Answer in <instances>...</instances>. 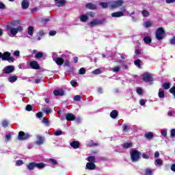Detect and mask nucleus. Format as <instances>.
<instances>
[{
    "mask_svg": "<svg viewBox=\"0 0 175 175\" xmlns=\"http://www.w3.org/2000/svg\"><path fill=\"white\" fill-rule=\"evenodd\" d=\"M123 147L124 148H129L131 147H132V144L131 143H125L124 145H123Z\"/></svg>",
    "mask_w": 175,
    "mask_h": 175,
    "instance_id": "49530a36",
    "label": "nucleus"
},
{
    "mask_svg": "<svg viewBox=\"0 0 175 175\" xmlns=\"http://www.w3.org/2000/svg\"><path fill=\"white\" fill-rule=\"evenodd\" d=\"M159 98H165V92L163 91V89H159Z\"/></svg>",
    "mask_w": 175,
    "mask_h": 175,
    "instance_id": "2f4dec72",
    "label": "nucleus"
},
{
    "mask_svg": "<svg viewBox=\"0 0 175 175\" xmlns=\"http://www.w3.org/2000/svg\"><path fill=\"white\" fill-rule=\"evenodd\" d=\"M36 57H37V58H42V57H43V53H36Z\"/></svg>",
    "mask_w": 175,
    "mask_h": 175,
    "instance_id": "5fc2aeb1",
    "label": "nucleus"
},
{
    "mask_svg": "<svg viewBox=\"0 0 175 175\" xmlns=\"http://www.w3.org/2000/svg\"><path fill=\"white\" fill-rule=\"evenodd\" d=\"M55 2V5L58 8L65 6L66 5V0H54Z\"/></svg>",
    "mask_w": 175,
    "mask_h": 175,
    "instance_id": "f8f14e48",
    "label": "nucleus"
},
{
    "mask_svg": "<svg viewBox=\"0 0 175 175\" xmlns=\"http://www.w3.org/2000/svg\"><path fill=\"white\" fill-rule=\"evenodd\" d=\"M80 20L82 23H85V21L88 20V15H86V14L81 15L80 17Z\"/></svg>",
    "mask_w": 175,
    "mask_h": 175,
    "instance_id": "cd10ccee",
    "label": "nucleus"
},
{
    "mask_svg": "<svg viewBox=\"0 0 175 175\" xmlns=\"http://www.w3.org/2000/svg\"><path fill=\"white\" fill-rule=\"evenodd\" d=\"M124 3V2L122 0H116L111 1L109 2V8H111V9H117V8L122 6Z\"/></svg>",
    "mask_w": 175,
    "mask_h": 175,
    "instance_id": "423d86ee",
    "label": "nucleus"
},
{
    "mask_svg": "<svg viewBox=\"0 0 175 175\" xmlns=\"http://www.w3.org/2000/svg\"><path fill=\"white\" fill-rule=\"evenodd\" d=\"M139 105L141 106H144V105H146V100L144 99H142L139 100Z\"/></svg>",
    "mask_w": 175,
    "mask_h": 175,
    "instance_id": "864d4df0",
    "label": "nucleus"
},
{
    "mask_svg": "<svg viewBox=\"0 0 175 175\" xmlns=\"http://www.w3.org/2000/svg\"><path fill=\"white\" fill-rule=\"evenodd\" d=\"M42 122H43L44 124H46V125H49V119L44 118V119L42 120Z\"/></svg>",
    "mask_w": 175,
    "mask_h": 175,
    "instance_id": "e2e57ef3",
    "label": "nucleus"
},
{
    "mask_svg": "<svg viewBox=\"0 0 175 175\" xmlns=\"http://www.w3.org/2000/svg\"><path fill=\"white\" fill-rule=\"evenodd\" d=\"M36 167H38V169H44V167H46V164L44 163H36Z\"/></svg>",
    "mask_w": 175,
    "mask_h": 175,
    "instance_id": "5701e85b",
    "label": "nucleus"
},
{
    "mask_svg": "<svg viewBox=\"0 0 175 175\" xmlns=\"http://www.w3.org/2000/svg\"><path fill=\"white\" fill-rule=\"evenodd\" d=\"M70 146L72 147V148H79L80 144L77 141H74L70 143Z\"/></svg>",
    "mask_w": 175,
    "mask_h": 175,
    "instance_id": "412c9836",
    "label": "nucleus"
},
{
    "mask_svg": "<svg viewBox=\"0 0 175 175\" xmlns=\"http://www.w3.org/2000/svg\"><path fill=\"white\" fill-rule=\"evenodd\" d=\"M135 54H136L137 55H139V54H141L142 50H141V49H135Z\"/></svg>",
    "mask_w": 175,
    "mask_h": 175,
    "instance_id": "13d9d810",
    "label": "nucleus"
},
{
    "mask_svg": "<svg viewBox=\"0 0 175 175\" xmlns=\"http://www.w3.org/2000/svg\"><path fill=\"white\" fill-rule=\"evenodd\" d=\"M54 95L56 96H62L64 95V92L62 90H55L53 92Z\"/></svg>",
    "mask_w": 175,
    "mask_h": 175,
    "instance_id": "f3484780",
    "label": "nucleus"
},
{
    "mask_svg": "<svg viewBox=\"0 0 175 175\" xmlns=\"http://www.w3.org/2000/svg\"><path fill=\"white\" fill-rule=\"evenodd\" d=\"M76 117L75 116V114L72 113H67L66 115V119L67 121H75V119Z\"/></svg>",
    "mask_w": 175,
    "mask_h": 175,
    "instance_id": "4468645a",
    "label": "nucleus"
},
{
    "mask_svg": "<svg viewBox=\"0 0 175 175\" xmlns=\"http://www.w3.org/2000/svg\"><path fill=\"white\" fill-rule=\"evenodd\" d=\"M130 154L133 162H137L140 159V155H142V153L136 150H133Z\"/></svg>",
    "mask_w": 175,
    "mask_h": 175,
    "instance_id": "39448f33",
    "label": "nucleus"
},
{
    "mask_svg": "<svg viewBox=\"0 0 175 175\" xmlns=\"http://www.w3.org/2000/svg\"><path fill=\"white\" fill-rule=\"evenodd\" d=\"M0 58L2 61H8V62H14V57H12V54L9 52H0Z\"/></svg>",
    "mask_w": 175,
    "mask_h": 175,
    "instance_id": "f03ea898",
    "label": "nucleus"
},
{
    "mask_svg": "<svg viewBox=\"0 0 175 175\" xmlns=\"http://www.w3.org/2000/svg\"><path fill=\"white\" fill-rule=\"evenodd\" d=\"M152 22L151 21H146L144 23V27L146 28H150V27H152Z\"/></svg>",
    "mask_w": 175,
    "mask_h": 175,
    "instance_id": "473e14b6",
    "label": "nucleus"
},
{
    "mask_svg": "<svg viewBox=\"0 0 175 175\" xmlns=\"http://www.w3.org/2000/svg\"><path fill=\"white\" fill-rule=\"evenodd\" d=\"M136 91L138 95H143V89L139 88H137Z\"/></svg>",
    "mask_w": 175,
    "mask_h": 175,
    "instance_id": "c03bdc74",
    "label": "nucleus"
},
{
    "mask_svg": "<svg viewBox=\"0 0 175 175\" xmlns=\"http://www.w3.org/2000/svg\"><path fill=\"white\" fill-rule=\"evenodd\" d=\"M31 137V135L28 133H25L23 131H20L18 133V140H27V139H29Z\"/></svg>",
    "mask_w": 175,
    "mask_h": 175,
    "instance_id": "6e6552de",
    "label": "nucleus"
},
{
    "mask_svg": "<svg viewBox=\"0 0 175 175\" xmlns=\"http://www.w3.org/2000/svg\"><path fill=\"white\" fill-rule=\"evenodd\" d=\"M154 165H155L156 166H159V167H161V166H162V165H163V161H162L161 159H157L155 160V163H154Z\"/></svg>",
    "mask_w": 175,
    "mask_h": 175,
    "instance_id": "4be33fe9",
    "label": "nucleus"
},
{
    "mask_svg": "<svg viewBox=\"0 0 175 175\" xmlns=\"http://www.w3.org/2000/svg\"><path fill=\"white\" fill-rule=\"evenodd\" d=\"M124 13L122 12H116L111 14V17H122Z\"/></svg>",
    "mask_w": 175,
    "mask_h": 175,
    "instance_id": "a211bd4d",
    "label": "nucleus"
},
{
    "mask_svg": "<svg viewBox=\"0 0 175 175\" xmlns=\"http://www.w3.org/2000/svg\"><path fill=\"white\" fill-rule=\"evenodd\" d=\"M152 137H153V135H152V133L151 132L145 133V137L146 139H148L149 140H151V139H152Z\"/></svg>",
    "mask_w": 175,
    "mask_h": 175,
    "instance_id": "c756f323",
    "label": "nucleus"
},
{
    "mask_svg": "<svg viewBox=\"0 0 175 175\" xmlns=\"http://www.w3.org/2000/svg\"><path fill=\"white\" fill-rule=\"evenodd\" d=\"M146 175H152V170L148 168L146 170Z\"/></svg>",
    "mask_w": 175,
    "mask_h": 175,
    "instance_id": "ea45409f",
    "label": "nucleus"
},
{
    "mask_svg": "<svg viewBox=\"0 0 175 175\" xmlns=\"http://www.w3.org/2000/svg\"><path fill=\"white\" fill-rule=\"evenodd\" d=\"M33 27L32 26H30L29 27L28 29H27V33H28V35H29L30 36H33Z\"/></svg>",
    "mask_w": 175,
    "mask_h": 175,
    "instance_id": "c85d7f7f",
    "label": "nucleus"
},
{
    "mask_svg": "<svg viewBox=\"0 0 175 175\" xmlns=\"http://www.w3.org/2000/svg\"><path fill=\"white\" fill-rule=\"evenodd\" d=\"M165 30L162 27H159L156 31V38L157 40H162L165 36Z\"/></svg>",
    "mask_w": 175,
    "mask_h": 175,
    "instance_id": "20e7f679",
    "label": "nucleus"
},
{
    "mask_svg": "<svg viewBox=\"0 0 175 175\" xmlns=\"http://www.w3.org/2000/svg\"><path fill=\"white\" fill-rule=\"evenodd\" d=\"M171 44H175V37H174L172 39L170 40Z\"/></svg>",
    "mask_w": 175,
    "mask_h": 175,
    "instance_id": "338daca9",
    "label": "nucleus"
},
{
    "mask_svg": "<svg viewBox=\"0 0 175 175\" xmlns=\"http://www.w3.org/2000/svg\"><path fill=\"white\" fill-rule=\"evenodd\" d=\"M110 116L111 118H117L118 116V112L116 110H113L111 112Z\"/></svg>",
    "mask_w": 175,
    "mask_h": 175,
    "instance_id": "b1692460",
    "label": "nucleus"
},
{
    "mask_svg": "<svg viewBox=\"0 0 175 175\" xmlns=\"http://www.w3.org/2000/svg\"><path fill=\"white\" fill-rule=\"evenodd\" d=\"M106 24V19H93L88 23L89 27H96V25H102Z\"/></svg>",
    "mask_w": 175,
    "mask_h": 175,
    "instance_id": "7ed1b4c3",
    "label": "nucleus"
},
{
    "mask_svg": "<svg viewBox=\"0 0 175 175\" xmlns=\"http://www.w3.org/2000/svg\"><path fill=\"white\" fill-rule=\"evenodd\" d=\"M12 140V135L8 134L5 135V142H10Z\"/></svg>",
    "mask_w": 175,
    "mask_h": 175,
    "instance_id": "a18cd8bd",
    "label": "nucleus"
},
{
    "mask_svg": "<svg viewBox=\"0 0 175 175\" xmlns=\"http://www.w3.org/2000/svg\"><path fill=\"white\" fill-rule=\"evenodd\" d=\"M175 136V129H172L171 130V137H174Z\"/></svg>",
    "mask_w": 175,
    "mask_h": 175,
    "instance_id": "0e129e2a",
    "label": "nucleus"
},
{
    "mask_svg": "<svg viewBox=\"0 0 175 175\" xmlns=\"http://www.w3.org/2000/svg\"><path fill=\"white\" fill-rule=\"evenodd\" d=\"M27 167L29 170H33L36 167V163H30L27 165Z\"/></svg>",
    "mask_w": 175,
    "mask_h": 175,
    "instance_id": "6ab92c4d",
    "label": "nucleus"
},
{
    "mask_svg": "<svg viewBox=\"0 0 175 175\" xmlns=\"http://www.w3.org/2000/svg\"><path fill=\"white\" fill-rule=\"evenodd\" d=\"M70 84L71 85H72V87H76V84H77V82H76L75 81H71Z\"/></svg>",
    "mask_w": 175,
    "mask_h": 175,
    "instance_id": "69168bd1",
    "label": "nucleus"
},
{
    "mask_svg": "<svg viewBox=\"0 0 175 175\" xmlns=\"http://www.w3.org/2000/svg\"><path fill=\"white\" fill-rule=\"evenodd\" d=\"M86 167L89 170H95V167H96V165H95V163H88L86 164Z\"/></svg>",
    "mask_w": 175,
    "mask_h": 175,
    "instance_id": "dca6fc26",
    "label": "nucleus"
},
{
    "mask_svg": "<svg viewBox=\"0 0 175 175\" xmlns=\"http://www.w3.org/2000/svg\"><path fill=\"white\" fill-rule=\"evenodd\" d=\"M36 116L38 118H42V117H43V113H42V112H38Z\"/></svg>",
    "mask_w": 175,
    "mask_h": 175,
    "instance_id": "680f3d73",
    "label": "nucleus"
},
{
    "mask_svg": "<svg viewBox=\"0 0 175 175\" xmlns=\"http://www.w3.org/2000/svg\"><path fill=\"white\" fill-rule=\"evenodd\" d=\"M54 55H55V54H53V61H55V62L57 65H62V64H64V59H62L61 57H55Z\"/></svg>",
    "mask_w": 175,
    "mask_h": 175,
    "instance_id": "9b49d317",
    "label": "nucleus"
},
{
    "mask_svg": "<svg viewBox=\"0 0 175 175\" xmlns=\"http://www.w3.org/2000/svg\"><path fill=\"white\" fill-rule=\"evenodd\" d=\"M49 163H53V165H58V162H57V160L54 159H50Z\"/></svg>",
    "mask_w": 175,
    "mask_h": 175,
    "instance_id": "37998d69",
    "label": "nucleus"
},
{
    "mask_svg": "<svg viewBox=\"0 0 175 175\" xmlns=\"http://www.w3.org/2000/svg\"><path fill=\"white\" fill-rule=\"evenodd\" d=\"M13 72H14V66H7L3 70V73L5 75L13 73Z\"/></svg>",
    "mask_w": 175,
    "mask_h": 175,
    "instance_id": "1a4fd4ad",
    "label": "nucleus"
},
{
    "mask_svg": "<svg viewBox=\"0 0 175 175\" xmlns=\"http://www.w3.org/2000/svg\"><path fill=\"white\" fill-rule=\"evenodd\" d=\"M87 161H88L89 163H95L96 159L95 157L94 156H90L87 158Z\"/></svg>",
    "mask_w": 175,
    "mask_h": 175,
    "instance_id": "393cba45",
    "label": "nucleus"
},
{
    "mask_svg": "<svg viewBox=\"0 0 175 175\" xmlns=\"http://www.w3.org/2000/svg\"><path fill=\"white\" fill-rule=\"evenodd\" d=\"M42 111H44V113H46V114H49V113H51V109L50 108L44 107L42 109Z\"/></svg>",
    "mask_w": 175,
    "mask_h": 175,
    "instance_id": "58836bf2",
    "label": "nucleus"
},
{
    "mask_svg": "<svg viewBox=\"0 0 175 175\" xmlns=\"http://www.w3.org/2000/svg\"><path fill=\"white\" fill-rule=\"evenodd\" d=\"M55 136H61L62 135V131H57L54 133Z\"/></svg>",
    "mask_w": 175,
    "mask_h": 175,
    "instance_id": "09e8293b",
    "label": "nucleus"
},
{
    "mask_svg": "<svg viewBox=\"0 0 175 175\" xmlns=\"http://www.w3.org/2000/svg\"><path fill=\"white\" fill-rule=\"evenodd\" d=\"M2 124L3 126H8V125H9V122H8V120H3Z\"/></svg>",
    "mask_w": 175,
    "mask_h": 175,
    "instance_id": "6e6d98bb",
    "label": "nucleus"
},
{
    "mask_svg": "<svg viewBox=\"0 0 175 175\" xmlns=\"http://www.w3.org/2000/svg\"><path fill=\"white\" fill-rule=\"evenodd\" d=\"M43 143H44V137L40 135H38L36 144H38V146H40V144H43Z\"/></svg>",
    "mask_w": 175,
    "mask_h": 175,
    "instance_id": "2eb2a0df",
    "label": "nucleus"
},
{
    "mask_svg": "<svg viewBox=\"0 0 175 175\" xmlns=\"http://www.w3.org/2000/svg\"><path fill=\"white\" fill-rule=\"evenodd\" d=\"M13 23L8 24L6 26V29L8 34L11 36V38H13L14 36H16L18 32H23V27L18 26V27L13 28L12 27Z\"/></svg>",
    "mask_w": 175,
    "mask_h": 175,
    "instance_id": "f257e3e1",
    "label": "nucleus"
},
{
    "mask_svg": "<svg viewBox=\"0 0 175 175\" xmlns=\"http://www.w3.org/2000/svg\"><path fill=\"white\" fill-rule=\"evenodd\" d=\"M171 170H172V172H175V163L171 165Z\"/></svg>",
    "mask_w": 175,
    "mask_h": 175,
    "instance_id": "774afa93",
    "label": "nucleus"
},
{
    "mask_svg": "<svg viewBox=\"0 0 175 175\" xmlns=\"http://www.w3.org/2000/svg\"><path fill=\"white\" fill-rule=\"evenodd\" d=\"M111 70H112V72L117 73V72H120V70H121V66H116V67L111 68Z\"/></svg>",
    "mask_w": 175,
    "mask_h": 175,
    "instance_id": "72a5a7b5",
    "label": "nucleus"
},
{
    "mask_svg": "<svg viewBox=\"0 0 175 175\" xmlns=\"http://www.w3.org/2000/svg\"><path fill=\"white\" fill-rule=\"evenodd\" d=\"M21 165H24V161H23V160L16 161V166H21Z\"/></svg>",
    "mask_w": 175,
    "mask_h": 175,
    "instance_id": "79ce46f5",
    "label": "nucleus"
},
{
    "mask_svg": "<svg viewBox=\"0 0 175 175\" xmlns=\"http://www.w3.org/2000/svg\"><path fill=\"white\" fill-rule=\"evenodd\" d=\"M142 14L143 17H148V16H150V12L148 10H144L142 11Z\"/></svg>",
    "mask_w": 175,
    "mask_h": 175,
    "instance_id": "f704fd0d",
    "label": "nucleus"
},
{
    "mask_svg": "<svg viewBox=\"0 0 175 175\" xmlns=\"http://www.w3.org/2000/svg\"><path fill=\"white\" fill-rule=\"evenodd\" d=\"M170 92H171V94H172L175 98V86L172 88L170 90Z\"/></svg>",
    "mask_w": 175,
    "mask_h": 175,
    "instance_id": "3c124183",
    "label": "nucleus"
},
{
    "mask_svg": "<svg viewBox=\"0 0 175 175\" xmlns=\"http://www.w3.org/2000/svg\"><path fill=\"white\" fill-rule=\"evenodd\" d=\"M163 88H164V90H169V88H170V83H163Z\"/></svg>",
    "mask_w": 175,
    "mask_h": 175,
    "instance_id": "e433bc0d",
    "label": "nucleus"
},
{
    "mask_svg": "<svg viewBox=\"0 0 175 175\" xmlns=\"http://www.w3.org/2000/svg\"><path fill=\"white\" fill-rule=\"evenodd\" d=\"M74 100L79 102V100H81V96L80 95H76L73 98Z\"/></svg>",
    "mask_w": 175,
    "mask_h": 175,
    "instance_id": "4c0bfd02",
    "label": "nucleus"
},
{
    "mask_svg": "<svg viewBox=\"0 0 175 175\" xmlns=\"http://www.w3.org/2000/svg\"><path fill=\"white\" fill-rule=\"evenodd\" d=\"M88 16H90V17H95V12H90L87 14Z\"/></svg>",
    "mask_w": 175,
    "mask_h": 175,
    "instance_id": "603ef678",
    "label": "nucleus"
},
{
    "mask_svg": "<svg viewBox=\"0 0 175 175\" xmlns=\"http://www.w3.org/2000/svg\"><path fill=\"white\" fill-rule=\"evenodd\" d=\"M85 8H87V9H90L91 10H96V5L95 4H92V3L86 4Z\"/></svg>",
    "mask_w": 175,
    "mask_h": 175,
    "instance_id": "aec40b11",
    "label": "nucleus"
},
{
    "mask_svg": "<svg viewBox=\"0 0 175 175\" xmlns=\"http://www.w3.org/2000/svg\"><path fill=\"white\" fill-rule=\"evenodd\" d=\"M56 33H57V31H49V35L51 36H54L55 35H56Z\"/></svg>",
    "mask_w": 175,
    "mask_h": 175,
    "instance_id": "bf43d9fd",
    "label": "nucleus"
},
{
    "mask_svg": "<svg viewBox=\"0 0 175 175\" xmlns=\"http://www.w3.org/2000/svg\"><path fill=\"white\" fill-rule=\"evenodd\" d=\"M79 75H85V68H80Z\"/></svg>",
    "mask_w": 175,
    "mask_h": 175,
    "instance_id": "de8ad7c7",
    "label": "nucleus"
},
{
    "mask_svg": "<svg viewBox=\"0 0 175 175\" xmlns=\"http://www.w3.org/2000/svg\"><path fill=\"white\" fill-rule=\"evenodd\" d=\"M100 6H101L103 9H106L110 6V2L108 3H105V2H101L100 3Z\"/></svg>",
    "mask_w": 175,
    "mask_h": 175,
    "instance_id": "bb28decb",
    "label": "nucleus"
},
{
    "mask_svg": "<svg viewBox=\"0 0 175 175\" xmlns=\"http://www.w3.org/2000/svg\"><path fill=\"white\" fill-rule=\"evenodd\" d=\"M26 110H27V111H31V110H32V106L29 105H27Z\"/></svg>",
    "mask_w": 175,
    "mask_h": 175,
    "instance_id": "052dcab7",
    "label": "nucleus"
},
{
    "mask_svg": "<svg viewBox=\"0 0 175 175\" xmlns=\"http://www.w3.org/2000/svg\"><path fill=\"white\" fill-rule=\"evenodd\" d=\"M93 75H100L102 72L100 71V69H96L92 71Z\"/></svg>",
    "mask_w": 175,
    "mask_h": 175,
    "instance_id": "a19ab883",
    "label": "nucleus"
},
{
    "mask_svg": "<svg viewBox=\"0 0 175 175\" xmlns=\"http://www.w3.org/2000/svg\"><path fill=\"white\" fill-rule=\"evenodd\" d=\"M135 66H137L138 68H142V61L140 59H137L134 62Z\"/></svg>",
    "mask_w": 175,
    "mask_h": 175,
    "instance_id": "c9c22d12",
    "label": "nucleus"
},
{
    "mask_svg": "<svg viewBox=\"0 0 175 175\" xmlns=\"http://www.w3.org/2000/svg\"><path fill=\"white\" fill-rule=\"evenodd\" d=\"M144 43H146V44H150V43H151L152 40H151V38L146 36L144 38Z\"/></svg>",
    "mask_w": 175,
    "mask_h": 175,
    "instance_id": "7c9ffc66",
    "label": "nucleus"
},
{
    "mask_svg": "<svg viewBox=\"0 0 175 175\" xmlns=\"http://www.w3.org/2000/svg\"><path fill=\"white\" fill-rule=\"evenodd\" d=\"M29 0H23L21 2V8L24 10H26V9H28L29 8Z\"/></svg>",
    "mask_w": 175,
    "mask_h": 175,
    "instance_id": "9d476101",
    "label": "nucleus"
},
{
    "mask_svg": "<svg viewBox=\"0 0 175 175\" xmlns=\"http://www.w3.org/2000/svg\"><path fill=\"white\" fill-rule=\"evenodd\" d=\"M161 135L162 136H163L164 137H166V136H167V131H166V130H163L161 131Z\"/></svg>",
    "mask_w": 175,
    "mask_h": 175,
    "instance_id": "8fccbe9b",
    "label": "nucleus"
},
{
    "mask_svg": "<svg viewBox=\"0 0 175 175\" xmlns=\"http://www.w3.org/2000/svg\"><path fill=\"white\" fill-rule=\"evenodd\" d=\"M142 80L146 83L152 81V75L150 72H144L142 75Z\"/></svg>",
    "mask_w": 175,
    "mask_h": 175,
    "instance_id": "0eeeda50",
    "label": "nucleus"
},
{
    "mask_svg": "<svg viewBox=\"0 0 175 175\" xmlns=\"http://www.w3.org/2000/svg\"><path fill=\"white\" fill-rule=\"evenodd\" d=\"M17 76H11L8 78V81H10V83H14L17 81Z\"/></svg>",
    "mask_w": 175,
    "mask_h": 175,
    "instance_id": "a878e982",
    "label": "nucleus"
},
{
    "mask_svg": "<svg viewBox=\"0 0 175 175\" xmlns=\"http://www.w3.org/2000/svg\"><path fill=\"white\" fill-rule=\"evenodd\" d=\"M14 55L15 57H20V51H15L14 52Z\"/></svg>",
    "mask_w": 175,
    "mask_h": 175,
    "instance_id": "4d7b16f0",
    "label": "nucleus"
},
{
    "mask_svg": "<svg viewBox=\"0 0 175 175\" xmlns=\"http://www.w3.org/2000/svg\"><path fill=\"white\" fill-rule=\"evenodd\" d=\"M29 66L31 69H39L40 66L39 64H38V62L36 61H33L29 63Z\"/></svg>",
    "mask_w": 175,
    "mask_h": 175,
    "instance_id": "ddd939ff",
    "label": "nucleus"
}]
</instances>
